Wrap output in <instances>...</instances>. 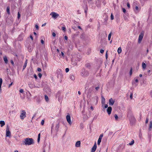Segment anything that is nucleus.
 <instances>
[{"label":"nucleus","mask_w":152,"mask_h":152,"mask_svg":"<svg viewBox=\"0 0 152 152\" xmlns=\"http://www.w3.org/2000/svg\"><path fill=\"white\" fill-rule=\"evenodd\" d=\"M70 79H71V80H75V78L74 77H71L70 78Z\"/></svg>","instance_id":"obj_32"},{"label":"nucleus","mask_w":152,"mask_h":152,"mask_svg":"<svg viewBox=\"0 0 152 152\" xmlns=\"http://www.w3.org/2000/svg\"><path fill=\"white\" fill-rule=\"evenodd\" d=\"M80 145V141L76 142L75 144V146L76 147H79Z\"/></svg>","instance_id":"obj_14"},{"label":"nucleus","mask_w":152,"mask_h":152,"mask_svg":"<svg viewBox=\"0 0 152 152\" xmlns=\"http://www.w3.org/2000/svg\"><path fill=\"white\" fill-rule=\"evenodd\" d=\"M102 106H103V104L105 103V99L103 96H102Z\"/></svg>","instance_id":"obj_13"},{"label":"nucleus","mask_w":152,"mask_h":152,"mask_svg":"<svg viewBox=\"0 0 152 152\" xmlns=\"http://www.w3.org/2000/svg\"><path fill=\"white\" fill-rule=\"evenodd\" d=\"M104 52V50H102V49H101V50H100V52L101 53H103Z\"/></svg>","instance_id":"obj_43"},{"label":"nucleus","mask_w":152,"mask_h":152,"mask_svg":"<svg viewBox=\"0 0 152 152\" xmlns=\"http://www.w3.org/2000/svg\"><path fill=\"white\" fill-rule=\"evenodd\" d=\"M37 71L39 72H40L41 71V69L40 68H37Z\"/></svg>","instance_id":"obj_48"},{"label":"nucleus","mask_w":152,"mask_h":152,"mask_svg":"<svg viewBox=\"0 0 152 152\" xmlns=\"http://www.w3.org/2000/svg\"><path fill=\"white\" fill-rule=\"evenodd\" d=\"M103 136V134H101L99 137V139L98 140L97 142V144L98 145H99L100 144V143L101 141V140L102 139V137Z\"/></svg>","instance_id":"obj_7"},{"label":"nucleus","mask_w":152,"mask_h":152,"mask_svg":"<svg viewBox=\"0 0 152 152\" xmlns=\"http://www.w3.org/2000/svg\"><path fill=\"white\" fill-rule=\"evenodd\" d=\"M134 140H132V141L131 142V143H129V145H133V144H134Z\"/></svg>","instance_id":"obj_46"},{"label":"nucleus","mask_w":152,"mask_h":152,"mask_svg":"<svg viewBox=\"0 0 152 152\" xmlns=\"http://www.w3.org/2000/svg\"><path fill=\"white\" fill-rule=\"evenodd\" d=\"M112 108L111 107H108L107 109V113H108V114L109 115H110L111 114V111H112Z\"/></svg>","instance_id":"obj_10"},{"label":"nucleus","mask_w":152,"mask_h":152,"mask_svg":"<svg viewBox=\"0 0 152 152\" xmlns=\"http://www.w3.org/2000/svg\"><path fill=\"white\" fill-rule=\"evenodd\" d=\"M118 53V54H120L122 52V49L121 47L118 48L117 50Z\"/></svg>","instance_id":"obj_19"},{"label":"nucleus","mask_w":152,"mask_h":152,"mask_svg":"<svg viewBox=\"0 0 152 152\" xmlns=\"http://www.w3.org/2000/svg\"><path fill=\"white\" fill-rule=\"evenodd\" d=\"M35 28H36L38 30V29H39V26H38L37 25H35Z\"/></svg>","instance_id":"obj_41"},{"label":"nucleus","mask_w":152,"mask_h":152,"mask_svg":"<svg viewBox=\"0 0 152 152\" xmlns=\"http://www.w3.org/2000/svg\"><path fill=\"white\" fill-rule=\"evenodd\" d=\"M64 39L66 40H67L68 39V37L66 36H65L64 37Z\"/></svg>","instance_id":"obj_52"},{"label":"nucleus","mask_w":152,"mask_h":152,"mask_svg":"<svg viewBox=\"0 0 152 152\" xmlns=\"http://www.w3.org/2000/svg\"><path fill=\"white\" fill-rule=\"evenodd\" d=\"M91 109V110H94V109H93V107L92 106H91L90 107Z\"/></svg>","instance_id":"obj_57"},{"label":"nucleus","mask_w":152,"mask_h":152,"mask_svg":"<svg viewBox=\"0 0 152 152\" xmlns=\"http://www.w3.org/2000/svg\"><path fill=\"white\" fill-rule=\"evenodd\" d=\"M30 37L31 38V39H32V40H33V39L32 36L30 35Z\"/></svg>","instance_id":"obj_55"},{"label":"nucleus","mask_w":152,"mask_h":152,"mask_svg":"<svg viewBox=\"0 0 152 152\" xmlns=\"http://www.w3.org/2000/svg\"><path fill=\"white\" fill-rule=\"evenodd\" d=\"M138 79H135L133 81L132 84L133 85H135L136 86L137 84L136 83H138Z\"/></svg>","instance_id":"obj_11"},{"label":"nucleus","mask_w":152,"mask_h":152,"mask_svg":"<svg viewBox=\"0 0 152 152\" xmlns=\"http://www.w3.org/2000/svg\"><path fill=\"white\" fill-rule=\"evenodd\" d=\"M61 29L63 31H64V32H65L66 31V28L65 27H64V26L62 27Z\"/></svg>","instance_id":"obj_30"},{"label":"nucleus","mask_w":152,"mask_h":152,"mask_svg":"<svg viewBox=\"0 0 152 152\" xmlns=\"http://www.w3.org/2000/svg\"><path fill=\"white\" fill-rule=\"evenodd\" d=\"M44 122H45L44 120H42L41 121V124L42 125H43L44 124Z\"/></svg>","instance_id":"obj_36"},{"label":"nucleus","mask_w":152,"mask_h":152,"mask_svg":"<svg viewBox=\"0 0 152 152\" xmlns=\"http://www.w3.org/2000/svg\"><path fill=\"white\" fill-rule=\"evenodd\" d=\"M20 13L19 12H18V19H19L20 18Z\"/></svg>","instance_id":"obj_34"},{"label":"nucleus","mask_w":152,"mask_h":152,"mask_svg":"<svg viewBox=\"0 0 152 152\" xmlns=\"http://www.w3.org/2000/svg\"><path fill=\"white\" fill-rule=\"evenodd\" d=\"M148 118H146V120L145 121V123L147 124L148 122Z\"/></svg>","instance_id":"obj_38"},{"label":"nucleus","mask_w":152,"mask_h":152,"mask_svg":"<svg viewBox=\"0 0 152 152\" xmlns=\"http://www.w3.org/2000/svg\"><path fill=\"white\" fill-rule=\"evenodd\" d=\"M52 35L54 37H55L56 35V34L55 33L53 32L52 33Z\"/></svg>","instance_id":"obj_51"},{"label":"nucleus","mask_w":152,"mask_h":152,"mask_svg":"<svg viewBox=\"0 0 152 152\" xmlns=\"http://www.w3.org/2000/svg\"><path fill=\"white\" fill-rule=\"evenodd\" d=\"M45 99L46 102H48L49 101V99L48 96L46 95H45Z\"/></svg>","instance_id":"obj_16"},{"label":"nucleus","mask_w":152,"mask_h":152,"mask_svg":"<svg viewBox=\"0 0 152 152\" xmlns=\"http://www.w3.org/2000/svg\"><path fill=\"white\" fill-rule=\"evenodd\" d=\"M96 147L97 146L96 143H95L94 146L92 148L91 152H94L96 149Z\"/></svg>","instance_id":"obj_9"},{"label":"nucleus","mask_w":152,"mask_h":152,"mask_svg":"<svg viewBox=\"0 0 152 152\" xmlns=\"http://www.w3.org/2000/svg\"><path fill=\"white\" fill-rule=\"evenodd\" d=\"M69 69L68 68H66L65 69V71L66 72H67L69 71Z\"/></svg>","instance_id":"obj_39"},{"label":"nucleus","mask_w":152,"mask_h":152,"mask_svg":"<svg viewBox=\"0 0 152 152\" xmlns=\"http://www.w3.org/2000/svg\"><path fill=\"white\" fill-rule=\"evenodd\" d=\"M50 15H52L53 18L55 19L57 18L59 16V15L58 14L54 12H52L50 13Z\"/></svg>","instance_id":"obj_5"},{"label":"nucleus","mask_w":152,"mask_h":152,"mask_svg":"<svg viewBox=\"0 0 152 152\" xmlns=\"http://www.w3.org/2000/svg\"><path fill=\"white\" fill-rule=\"evenodd\" d=\"M11 63L12 65L14 64V62L13 61V60H11Z\"/></svg>","instance_id":"obj_54"},{"label":"nucleus","mask_w":152,"mask_h":152,"mask_svg":"<svg viewBox=\"0 0 152 152\" xmlns=\"http://www.w3.org/2000/svg\"><path fill=\"white\" fill-rule=\"evenodd\" d=\"M34 34L35 35H37V34H36V33L35 32H34Z\"/></svg>","instance_id":"obj_63"},{"label":"nucleus","mask_w":152,"mask_h":152,"mask_svg":"<svg viewBox=\"0 0 152 152\" xmlns=\"http://www.w3.org/2000/svg\"><path fill=\"white\" fill-rule=\"evenodd\" d=\"M124 13H125L126 12V10L125 8L122 9Z\"/></svg>","instance_id":"obj_47"},{"label":"nucleus","mask_w":152,"mask_h":152,"mask_svg":"<svg viewBox=\"0 0 152 152\" xmlns=\"http://www.w3.org/2000/svg\"><path fill=\"white\" fill-rule=\"evenodd\" d=\"M107 51L106 52V55H105V57H106V58L107 59V58H108V55H107Z\"/></svg>","instance_id":"obj_44"},{"label":"nucleus","mask_w":152,"mask_h":152,"mask_svg":"<svg viewBox=\"0 0 152 152\" xmlns=\"http://www.w3.org/2000/svg\"><path fill=\"white\" fill-rule=\"evenodd\" d=\"M132 68H131L130 72H129V75H132Z\"/></svg>","instance_id":"obj_28"},{"label":"nucleus","mask_w":152,"mask_h":152,"mask_svg":"<svg viewBox=\"0 0 152 152\" xmlns=\"http://www.w3.org/2000/svg\"><path fill=\"white\" fill-rule=\"evenodd\" d=\"M144 32L143 31L141 32L140 34L139 35V38H138V42L139 43H140L141 41L143 38L144 35Z\"/></svg>","instance_id":"obj_2"},{"label":"nucleus","mask_w":152,"mask_h":152,"mask_svg":"<svg viewBox=\"0 0 152 152\" xmlns=\"http://www.w3.org/2000/svg\"><path fill=\"white\" fill-rule=\"evenodd\" d=\"M104 106V108H106L108 107V105L107 104H103V106Z\"/></svg>","instance_id":"obj_35"},{"label":"nucleus","mask_w":152,"mask_h":152,"mask_svg":"<svg viewBox=\"0 0 152 152\" xmlns=\"http://www.w3.org/2000/svg\"><path fill=\"white\" fill-rule=\"evenodd\" d=\"M77 27H78V28H79L80 29H82L81 28L80 26H78Z\"/></svg>","instance_id":"obj_59"},{"label":"nucleus","mask_w":152,"mask_h":152,"mask_svg":"<svg viewBox=\"0 0 152 152\" xmlns=\"http://www.w3.org/2000/svg\"><path fill=\"white\" fill-rule=\"evenodd\" d=\"M127 7L129 8H130V4H129V3H127Z\"/></svg>","instance_id":"obj_45"},{"label":"nucleus","mask_w":152,"mask_h":152,"mask_svg":"<svg viewBox=\"0 0 152 152\" xmlns=\"http://www.w3.org/2000/svg\"><path fill=\"white\" fill-rule=\"evenodd\" d=\"M152 128V121H150V125L149 127V130H151Z\"/></svg>","instance_id":"obj_18"},{"label":"nucleus","mask_w":152,"mask_h":152,"mask_svg":"<svg viewBox=\"0 0 152 152\" xmlns=\"http://www.w3.org/2000/svg\"><path fill=\"white\" fill-rule=\"evenodd\" d=\"M26 117V112L24 110H23L21 113L20 117L21 119H23Z\"/></svg>","instance_id":"obj_4"},{"label":"nucleus","mask_w":152,"mask_h":152,"mask_svg":"<svg viewBox=\"0 0 152 152\" xmlns=\"http://www.w3.org/2000/svg\"><path fill=\"white\" fill-rule=\"evenodd\" d=\"M99 88V86H97L95 88V89L96 90H98Z\"/></svg>","instance_id":"obj_49"},{"label":"nucleus","mask_w":152,"mask_h":152,"mask_svg":"<svg viewBox=\"0 0 152 152\" xmlns=\"http://www.w3.org/2000/svg\"><path fill=\"white\" fill-rule=\"evenodd\" d=\"M19 91L21 93H23L24 92V91L22 89L20 90Z\"/></svg>","instance_id":"obj_40"},{"label":"nucleus","mask_w":152,"mask_h":152,"mask_svg":"<svg viewBox=\"0 0 152 152\" xmlns=\"http://www.w3.org/2000/svg\"><path fill=\"white\" fill-rule=\"evenodd\" d=\"M133 94L132 93H131V94L130 95V99H132V98H133Z\"/></svg>","instance_id":"obj_33"},{"label":"nucleus","mask_w":152,"mask_h":152,"mask_svg":"<svg viewBox=\"0 0 152 152\" xmlns=\"http://www.w3.org/2000/svg\"><path fill=\"white\" fill-rule=\"evenodd\" d=\"M27 63V60H26L23 66V69H24L26 67Z\"/></svg>","instance_id":"obj_17"},{"label":"nucleus","mask_w":152,"mask_h":152,"mask_svg":"<svg viewBox=\"0 0 152 152\" xmlns=\"http://www.w3.org/2000/svg\"><path fill=\"white\" fill-rule=\"evenodd\" d=\"M66 119L67 120V121L68 122L69 124L71 125L72 124V122L71 120V118L70 116L69 115V114L67 115L66 116Z\"/></svg>","instance_id":"obj_6"},{"label":"nucleus","mask_w":152,"mask_h":152,"mask_svg":"<svg viewBox=\"0 0 152 152\" xmlns=\"http://www.w3.org/2000/svg\"><path fill=\"white\" fill-rule=\"evenodd\" d=\"M61 92L59 91H58L57 94V96H59L60 95Z\"/></svg>","instance_id":"obj_50"},{"label":"nucleus","mask_w":152,"mask_h":152,"mask_svg":"<svg viewBox=\"0 0 152 152\" xmlns=\"http://www.w3.org/2000/svg\"><path fill=\"white\" fill-rule=\"evenodd\" d=\"M28 49L29 52H31L32 50V49L31 47H29Z\"/></svg>","instance_id":"obj_37"},{"label":"nucleus","mask_w":152,"mask_h":152,"mask_svg":"<svg viewBox=\"0 0 152 152\" xmlns=\"http://www.w3.org/2000/svg\"><path fill=\"white\" fill-rule=\"evenodd\" d=\"M0 124L1 125V126L2 127L5 125V122L4 121H0Z\"/></svg>","instance_id":"obj_21"},{"label":"nucleus","mask_w":152,"mask_h":152,"mask_svg":"<svg viewBox=\"0 0 152 152\" xmlns=\"http://www.w3.org/2000/svg\"><path fill=\"white\" fill-rule=\"evenodd\" d=\"M46 24V23H45L44 24H42V26H45Z\"/></svg>","instance_id":"obj_58"},{"label":"nucleus","mask_w":152,"mask_h":152,"mask_svg":"<svg viewBox=\"0 0 152 152\" xmlns=\"http://www.w3.org/2000/svg\"><path fill=\"white\" fill-rule=\"evenodd\" d=\"M135 12L136 13H137L139 12V8L137 6H136L135 7Z\"/></svg>","instance_id":"obj_24"},{"label":"nucleus","mask_w":152,"mask_h":152,"mask_svg":"<svg viewBox=\"0 0 152 152\" xmlns=\"http://www.w3.org/2000/svg\"><path fill=\"white\" fill-rule=\"evenodd\" d=\"M2 83V79L1 78L0 79V89L1 88V86Z\"/></svg>","instance_id":"obj_27"},{"label":"nucleus","mask_w":152,"mask_h":152,"mask_svg":"<svg viewBox=\"0 0 152 152\" xmlns=\"http://www.w3.org/2000/svg\"><path fill=\"white\" fill-rule=\"evenodd\" d=\"M38 76H42V74L40 73H39L38 74Z\"/></svg>","instance_id":"obj_56"},{"label":"nucleus","mask_w":152,"mask_h":152,"mask_svg":"<svg viewBox=\"0 0 152 152\" xmlns=\"http://www.w3.org/2000/svg\"><path fill=\"white\" fill-rule=\"evenodd\" d=\"M110 17L111 20H113L114 19V16L112 13L111 14Z\"/></svg>","instance_id":"obj_31"},{"label":"nucleus","mask_w":152,"mask_h":152,"mask_svg":"<svg viewBox=\"0 0 152 152\" xmlns=\"http://www.w3.org/2000/svg\"><path fill=\"white\" fill-rule=\"evenodd\" d=\"M112 33L111 32L109 34L108 36V39L109 40H110V39L112 35Z\"/></svg>","instance_id":"obj_25"},{"label":"nucleus","mask_w":152,"mask_h":152,"mask_svg":"<svg viewBox=\"0 0 152 152\" xmlns=\"http://www.w3.org/2000/svg\"><path fill=\"white\" fill-rule=\"evenodd\" d=\"M41 42L42 44H44V42L43 39H41Z\"/></svg>","instance_id":"obj_42"},{"label":"nucleus","mask_w":152,"mask_h":152,"mask_svg":"<svg viewBox=\"0 0 152 152\" xmlns=\"http://www.w3.org/2000/svg\"><path fill=\"white\" fill-rule=\"evenodd\" d=\"M7 12L8 15L10 14V7H7Z\"/></svg>","instance_id":"obj_20"},{"label":"nucleus","mask_w":152,"mask_h":152,"mask_svg":"<svg viewBox=\"0 0 152 152\" xmlns=\"http://www.w3.org/2000/svg\"><path fill=\"white\" fill-rule=\"evenodd\" d=\"M115 102L114 100H113L112 98H110L109 100V104L110 105H113Z\"/></svg>","instance_id":"obj_8"},{"label":"nucleus","mask_w":152,"mask_h":152,"mask_svg":"<svg viewBox=\"0 0 152 152\" xmlns=\"http://www.w3.org/2000/svg\"><path fill=\"white\" fill-rule=\"evenodd\" d=\"M142 68L143 69H145V68L146 67V64L144 62H143L142 64Z\"/></svg>","instance_id":"obj_23"},{"label":"nucleus","mask_w":152,"mask_h":152,"mask_svg":"<svg viewBox=\"0 0 152 152\" xmlns=\"http://www.w3.org/2000/svg\"><path fill=\"white\" fill-rule=\"evenodd\" d=\"M12 82L9 85V88L10 87V86L12 85Z\"/></svg>","instance_id":"obj_53"},{"label":"nucleus","mask_w":152,"mask_h":152,"mask_svg":"<svg viewBox=\"0 0 152 152\" xmlns=\"http://www.w3.org/2000/svg\"><path fill=\"white\" fill-rule=\"evenodd\" d=\"M6 136L10 137L11 136V133L9 130V128L8 126H7L6 129Z\"/></svg>","instance_id":"obj_3"},{"label":"nucleus","mask_w":152,"mask_h":152,"mask_svg":"<svg viewBox=\"0 0 152 152\" xmlns=\"http://www.w3.org/2000/svg\"><path fill=\"white\" fill-rule=\"evenodd\" d=\"M34 77V78L36 80H37V77Z\"/></svg>","instance_id":"obj_60"},{"label":"nucleus","mask_w":152,"mask_h":152,"mask_svg":"<svg viewBox=\"0 0 152 152\" xmlns=\"http://www.w3.org/2000/svg\"><path fill=\"white\" fill-rule=\"evenodd\" d=\"M14 152H18V151H14Z\"/></svg>","instance_id":"obj_64"},{"label":"nucleus","mask_w":152,"mask_h":152,"mask_svg":"<svg viewBox=\"0 0 152 152\" xmlns=\"http://www.w3.org/2000/svg\"><path fill=\"white\" fill-rule=\"evenodd\" d=\"M114 117L115 118L116 120H117L118 119V117L117 114H115L114 115Z\"/></svg>","instance_id":"obj_29"},{"label":"nucleus","mask_w":152,"mask_h":152,"mask_svg":"<svg viewBox=\"0 0 152 152\" xmlns=\"http://www.w3.org/2000/svg\"><path fill=\"white\" fill-rule=\"evenodd\" d=\"M61 54L62 56H63L64 55V54L62 52H61Z\"/></svg>","instance_id":"obj_61"},{"label":"nucleus","mask_w":152,"mask_h":152,"mask_svg":"<svg viewBox=\"0 0 152 152\" xmlns=\"http://www.w3.org/2000/svg\"><path fill=\"white\" fill-rule=\"evenodd\" d=\"M40 134L39 133L38 135V139H37V142H39L40 141Z\"/></svg>","instance_id":"obj_26"},{"label":"nucleus","mask_w":152,"mask_h":152,"mask_svg":"<svg viewBox=\"0 0 152 152\" xmlns=\"http://www.w3.org/2000/svg\"><path fill=\"white\" fill-rule=\"evenodd\" d=\"M3 59L5 63V64H7L8 63V60L7 56H4Z\"/></svg>","instance_id":"obj_15"},{"label":"nucleus","mask_w":152,"mask_h":152,"mask_svg":"<svg viewBox=\"0 0 152 152\" xmlns=\"http://www.w3.org/2000/svg\"><path fill=\"white\" fill-rule=\"evenodd\" d=\"M59 123L58 124L56 125V128L57 131H58L59 130Z\"/></svg>","instance_id":"obj_22"},{"label":"nucleus","mask_w":152,"mask_h":152,"mask_svg":"<svg viewBox=\"0 0 152 152\" xmlns=\"http://www.w3.org/2000/svg\"><path fill=\"white\" fill-rule=\"evenodd\" d=\"M82 72H81L82 75H88L87 74L88 72L85 70V69H83L82 70Z\"/></svg>","instance_id":"obj_12"},{"label":"nucleus","mask_w":152,"mask_h":152,"mask_svg":"<svg viewBox=\"0 0 152 152\" xmlns=\"http://www.w3.org/2000/svg\"><path fill=\"white\" fill-rule=\"evenodd\" d=\"M78 94L79 95H80L81 94V93L80 91H78Z\"/></svg>","instance_id":"obj_62"},{"label":"nucleus","mask_w":152,"mask_h":152,"mask_svg":"<svg viewBox=\"0 0 152 152\" xmlns=\"http://www.w3.org/2000/svg\"><path fill=\"white\" fill-rule=\"evenodd\" d=\"M34 143L33 140L32 138H27L23 142V143L26 145H30Z\"/></svg>","instance_id":"obj_1"}]
</instances>
